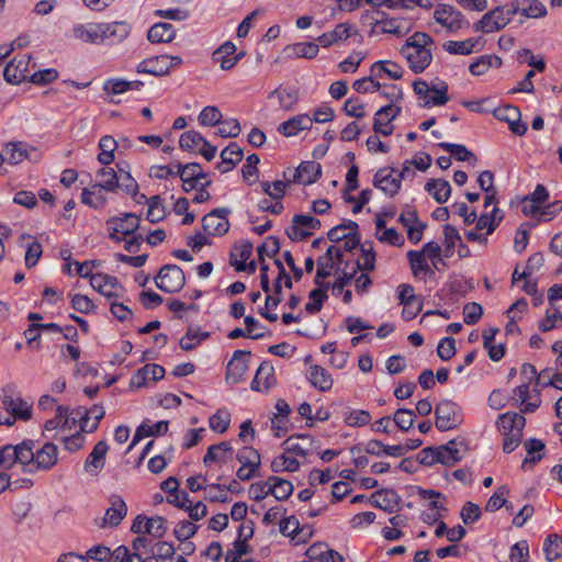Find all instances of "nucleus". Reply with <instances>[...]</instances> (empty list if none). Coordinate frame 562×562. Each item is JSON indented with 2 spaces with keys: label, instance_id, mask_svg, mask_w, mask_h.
I'll return each mask as SVG.
<instances>
[{
  "label": "nucleus",
  "instance_id": "obj_4",
  "mask_svg": "<svg viewBox=\"0 0 562 562\" xmlns=\"http://www.w3.org/2000/svg\"><path fill=\"white\" fill-rule=\"evenodd\" d=\"M435 415V425L441 431L453 429L462 423L461 409L449 400H443L437 404Z\"/></svg>",
  "mask_w": 562,
  "mask_h": 562
},
{
  "label": "nucleus",
  "instance_id": "obj_59",
  "mask_svg": "<svg viewBox=\"0 0 562 562\" xmlns=\"http://www.w3.org/2000/svg\"><path fill=\"white\" fill-rule=\"evenodd\" d=\"M439 147L443 148L446 151L451 154L457 160L460 161H470L473 159L476 161V157L472 151H470L465 146L460 144H451V143H439Z\"/></svg>",
  "mask_w": 562,
  "mask_h": 562
},
{
  "label": "nucleus",
  "instance_id": "obj_47",
  "mask_svg": "<svg viewBox=\"0 0 562 562\" xmlns=\"http://www.w3.org/2000/svg\"><path fill=\"white\" fill-rule=\"evenodd\" d=\"M535 392L536 400L533 402H528V398L530 397L529 383H524L514 390V394L518 401L524 404V407L521 408L522 413H532L540 406L541 400L539 398V391L535 390Z\"/></svg>",
  "mask_w": 562,
  "mask_h": 562
},
{
  "label": "nucleus",
  "instance_id": "obj_32",
  "mask_svg": "<svg viewBox=\"0 0 562 562\" xmlns=\"http://www.w3.org/2000/svg\"><path fill=\"white\" fill-rule=\"evenodd\" d=\"M233 448L231 442L222 441L218 445L210 446L206 454L203 457V463L209 465L213 462L226 463L232 459Z\"/></svg>",
  "mask_w": 562,
  "mask_h": 562
},
{
  "label": "nucleus",
  "instance_id": "obj_63",
  "mask_svg": "<svg viewBox=\"0 0 562 562\" xmlns=\"http://www.w3.org/2000/svg\"><path fill=\"white\" fill-rule=\"evenodd\" d=\"M207 337V333H200L189 328L188 333L180 339V347L186 351L192 350Z\"/></svg>",
  "mask_w": 562,
  "mask_h": 562
},
{
  "label": "nucleus",
  "instance_id": "obj_36",
  "mask_svg": "<svg viewBox=\"0 0 562 562\" xmlns=\"http://www.w3.org/2000/svg\"><path fill=\"white\" fill-rule=\"evenodd\" d=\"M176 37V30L170 23H156L148 33L147 38L150 43H170Z\"/></svg>",
  "mask_w": 562,
  "mask_h": 562
},
{
  "label": "nucleus",
  "instance_id": "obj_19",
  "mask_svg": "<svg viewBox=\"0 0 562 562\" xmlns=\"http://www.w3.org/2000/svg\"><path fill=\"white\" fill-rule=\"evenodd\" d=\"M4 411L14 420L16 418L29 420L31 418V405L19 396L4 395L2 400Z\"/></svg>",
  "mask_w": 562,
  "mask_h": 562
},
{
  "label": "nucleus",
  "instance_id": "obj_46",
  "mask_svg": "<svg viewBox=\"0 0 562 562\" xmlns=\"http://www.w3.org/2000/svg\"><path fill=\"white\" fill-rule=\"evenodd\" d=\"M168 431V422L160 420L153 425L142 424L133 438L132 443L128 447V451L136 445V442L144 436H159Z\"/></svg>",
  "mask_w": 562,
  "mask_h": 562
},
{
  "label": "nucleus",
  "instance_id": "obj_22",
  "mask_svg": "<svg viewBox=\"0 0 562 562\" xmlns=\"http://www.w3.org/2000/svg\"><path fill=\"white\" fill-rule=\"evenodd\" d=\"M105 411L102 405L95 404L89 411L86 409H77V415L81 416V431L83 432H93L100 423V420L104 417Z\"/></svg>",
  "mask_w": 562,
  "mask_h": 562
},
{
  "label": "nucleus",
  "instance_id": "obj_8",
  "mask_svg": "<svg viewBox=\"0 0 562 562\" xmlns=\"http://www.w3.org/2000/svg\"><path fill=\"white\" fill-rule=\"evenodd\" d=\"M31 55L24 54L14 57L10 63L7 64L3 70V77L9 83H20L26 79H30V63Z\"/></svg>",
  "mask_w": 562,
  "mask_h": 562
},
{
  "label": "nucleus",
  "instance_id": "obj_13",
  "mask_svg": "<svg viewBox=\"0 0 562 562\" xmlns=\"http://www.w3.org/2000/svg\"><path fill=\"white\" fill-rule=\"evenodd\" d=\"M249 355V351L244 350H236L234 352L226 368L225 379L228 383L236 384L241 381L248 369V360L246 357Z\"/></svg>",
  "mask_w": 562,
  "mask_h": 562
},
{
  "label": "nucleus",
  "instance_id": "obj_40",
  "mask_svg": "<svg viewBox=\"0 0 562 562\" xmlns=\"http://www.w3.org/2000/svg\"><path fill=\"white\" fill-rule=\"evenodd\" d=\"M398 495L394 490H381L372 494V504L387 513H392L398 503Z\"/></svg>",
  "mask_w": 562,
  "mask_h": 562
},
{
  "label": "nucleus",
  "instance_id": "obj_29",
  "mask_svg": "<svg viewBox=\"0 0 562 562\" xmlns=\"http://www.w3.org/2000/svg\"><path fill=\"white\" fill-rule=\"evenodd\" d=\"M307 379L321 392H327L333 387L334 380L330 373L318 364L310 367Z\"/></svg>",
  "mask_w": 562,
  "mask_h": 562
},
{
  "label": "nucleus",
  "instance_id": "obj_30",
  "mask_svg": "<svg viewBox=\"0 0 562 562\" xmlns=\"http://www.w3.org/2000/svg\"><path fill=\"white\" fill-rule=\"evenodd\" d=\"M221 159L217 169L223 173L228 172L241 161L243 149L236 143H231L222 150Z\"/></svg>",
  "mask_w": 562,
  "mask_h": 562
},
{
  "label": "nucleus",
  "instance_id": "obj_39",
  "mask_svg": "<svg viewBox=\"0 0 562 562\" xmlns=\"http://www.w3.org/2000/svg\"><path fill=\"white\" fill-rule=\"evenodd\" d=\"M282 301V286L280 280H276L273 284V294L268 293L266 297L265 307L259 310V314L268 319L269 322H276L278 319V315L273 313H269L268 308H276L280 302Z\"/></svg>",
  "mask_w": 562,
  "mask_h": 562
},
{
  "label": "nucleus",
  "instance_id": "obj_34",
  "mask_svg": "<svg viewBox=\"0 0 562 562\" xmlns=\"http://www.w3.org/2000/svg\"><path fill=\"white\" fill-rule=\"evenodd\" d=\"M351 25L348 23H340L330 31L323 33L317 37V42L322 47H329L339 42L346 41L350 36Z\"/></svg>",
  "mask_w": 562,
  "mask_h": 562
},
{
  "label": "nucleus",
  "instance_id": "obj_5",
  "mask_svg": "<svg viewBox=\"0 0 562 562\" xmlns=\"http://www.w3.org/2000/svg\"><path fill=\"white\" fill-rule=\"evenodd\" d=\"M158 289L167 293H173L181 290L186 282L183 270L177 265H166L160 268L155 278Z\"/></svg>",
  "mask_w": 562,
  "mask_h": 562
},
{
  "label": "nucleus",
  "instance_id": "obj_58",
  "mask_svg": "<svg viewBox=\"0 0 562 562\" xmlns=\"http://www.w3.org/2000/svg\"><path fill=\"white\" fill-rule=\"evenodd\" d=\"M325 288H317L310 292V302L305 305V310L310 314L318 313L323 307V302L327 300V293Z\"/></svg>",
  "mask_w": 562,
  "mask_h": 562
},
{
  "label": "nucleus",
  "instance_id": "obj_24",
  "mask_svg": "<svg viewBox=\"0 0 562 562\" xmlns=\"http://www.w3.org/2000/svg\"><path fill=\"white\" fill-rule=\"evenodd\" d=\"M314 438L308 435H295L286 438L282 446L286 452L305 457L312 451Z\"/></svg>",
  "mask_w": 562,
  "mask_h": 562
},
{
  "label": "nucleus",
  "instance_id": "obj_55",
  "mask_svg": "<svg viewBox=\"0 0 562 562\" xmlns=\"http://www.w3.org/2000/svg\"><path fill=\"white\" fill-rule=\"evenodd\" d=\"M177 168V173L180 178L202 181H206V179H210L207 173L203 172L202 167L198 162H191L187 165L178 164Z\"/></svg>",
  "mask_w": 562,
  "mask_h": 562
},
{
  "label": "nucleus",
  "instance_id": "obj_41",
  "mask_svg": "<svg viewBox=\"0 0 562 562\" xmlns=\"http://www.w3.org/2000/svg\"><path fill=\"white\" fill-rule=\"evenodd\" d=\"M318 44L314 42H304L289 45L284 52L288 57L307 58L312 59L318 54Z\"/></svg>",
  "mask_w": 562,
  "mask_h": 562
},
{
  "label": "nucleus",
  "instance_id": "obj_53",
  "mask_svg": "<svg viewBox=\"0 0 562 562\" xmlns=\"http://www.w3.org/2000/svg\"><path fill=\"white\" fill-rule=\"evenodd\" d=\"M271 495H273L278 501L288 499L293 493V485L290 481L271 476Z\"/></svg>",
  "mask_w": 562,
  "mask_h": 562
},
{
  "label": "nucleus",
  "instance_id": "obj_26",
  "mask_svg": "<svg viewBox=\"0 0 562 562\" xmlns=\"http://www.w3.org/2000/svg\"><path fill=\"white\" fill-rule=\"evenodd\" d=\"M276 382L273 366L267 361H263L251 382V389L255 391H267Z\"/></svg>",
  "mask_w": 562,
  "mask_h": 562
},
{
  "label": "nucleus",
  "instance_id": "obj_45",
  "mask_svg": "<svg viewBox=\"0 0 562 562\" xmlns=\"http://www.w3.org/2000/svg\"><path fill=\"white\" fill-rule=\"evenodd\" d=\"M117 173L119 172L111 167H103L95 175V184L106 192H116L119 181Z\"/></svg>",
  "mask_w": 562,
  "mask_h": 562
},
{
  "label": "nucleus",
  "instance_id": "obj_17",
  "mask_svg": "<svg viewBox=\"0 0 562 562\" xmlns=\"http://www.w3.org/2000/svg\"><path fill=\"white\" fill-rule=\"evenodd\" d=\"M172 64L170 63L169 55H160L147 58L139 63L137 72L149 74L154 76H165L169 72Z\"/></svg>",
  "mask_w": 562,
  "mask_h": 562
},
{
  "label": "nucleus",
  "instance_id": "obj_44",
  "mask_svg": "<svg viewBox=\"0 0 562 562\" xmlns=\"http://www.w3.org/2000/svg\"><path fill=\"white\" fill-rule=\"evenodd\" d=\"M371 74L375 78H382L383 75H386L393 80H398L403 76V69L397 64L390 60L376 61L371 67Z\"/></svg>",
  "mask_w": 562,
  "mask_h": 562
},
{
  "label": "nucleus",
  "instance_id": "obj_42",
  "mask_svg": "<svg viewBox=\"0 0 562 562\" xmlns=\"http://www.w3.org/2000/svg\"><path fill=\"white\" fill-rule=\"evenodd\" d=\"M252 254V244L250 241H243L240 245L234 247L231 252V265L236 268L237 271L246 270V261Z\"/></svg>",
  "mask_w": 562,
  "mask_h": 562
},
{
  "label": "nucleus",
  "instance_id": "obj_54",
  "mask_svg": "<svg viewBox=\"0 0 562 562\" xmlns=\"http://www.w3.org/2000/svg\"><path fill=\"white\" fill-rule=\"evenodd\" d=\"M544 442L539 439H529L525 442V448L528 456L524 459L521 467L525 468L528 463L535 464L541 460V451L544 450Z\"/></svg>",
  "mask_w": 562,
  "mask_h": 562
},
{
  "label": "nucleus",
  "instance_id": "obj_7",
  "mask_svg": "<svg viewBox=\"0 0 562 562\" xmlns=\"http://www.w3.org/2000/svg\"><path fill=\"white\" fill-rule=\"evenodd\" d=\"M434 19L448 32H457L467 24L463 14L449 4H439L434 12Z\"/></svg>",
  "mask_w": 562,
  "mask_h": 562
},
{
  "label": "nucleus",
  "instance_id": "obj_35",
  "mask_svg": "<svg viewBox=\"0 0 562 562\" xmlns=\"http://www.w3.org/2000/svg\"><path fill=\"white\" fill-rule=\"evenodd\" d=\"M100 32L102 34V43L106 38H113L117 42H121L125 40L131 32V25L123 21L112 23H100Z\"/></svg>",
  "mask_w": 562,
  "mask_h": 562
},
{
  "label": "nucleus",
  "instance_id": "obj_50",
  "mask_svg": "<svg viewBox=\"0 0 562 562\" xmlns=\"http://www.w3.org/2000/svg\"><path fill=\"white\" fill-rule=\"evenodd\" d=\"M99 147L101 153L98 155V160L102 165H110L114 160V151L117 147L116 140L109 135L103 136L100 139Z\"/></svg>",
  "mask_w": 562,
  "mask_h": 562
},
{
  "label": "nucleus",
  "instance_id": "obj_3",
  "mask_svg": "<svg viewBox=\"0 0 562 562\" xmlns=\"http://www.w3.org/2000/svg\"><path fill=\"white\" fill-rule=\"evenodd\" d=\"M516 13H518V7H497L482 16V19L475 25V30L482 31L484 33L499 31L509 23Z\"/></svg>",
  "mask_w": 562,
  "mask_h": 562
},
{
  "label": "nucleus",
  "instance_id": "obj_2",
  "mask_svg": "<svg viewBox=\"0 0 562 562\" xmlns=\"http://www.w3.org/2000/svg\"><path fill=\"white\" fill-rule=\"evenodd\" d=\"M434 40L424 32H415L402 46L400 53L407 60L409 68L418 74L424 71L432 60Z\"/></svg>",
  "mask_w": 562,
  "mask_h": 562
},
{
  "label": "nucleus",
  "instance_id": "obj_15",
  "mask_svg": "<svg viewBox=\"0 0 562 562\" xmlns=\"http://www.w3.org/2000/svg\"><path fill=\"white\" fill-rule=\"evenodd\" d=\"M91 286L106 297H119L124 291L116 278L103 273L91 276Z\"/></svg>",
  "mask_w": 562,
  "mask_h": 562
},
{
  "label": "nucleus",
  "instance_id": "obj_33",
  "mask_svg": "<svg viewBox=\"0 0 562 562\" xmlns=\"http://www.w3.org/2000/svg\"><path fill=\"white\" fill-rule=\"evenodd\" d=\"M235 52L236 46L232 42H226L213 53V59L223 70H229L239 60V56H233Z\"/></svg>",
  "mask_w": 562,
  "mask_h": 562
},
{
  "label": "nucleus",
  "instance_id": "obj_64",
  "mask_svg": "<svg viewBox=\"0 0 562 562\" xmlns=\"http://www.w3.org/2000/svg\"><path fill=\"white\" fill-rule=\"evenodd\" d=\"M416 419V415L413 411L406 408H400L395 412L393 420L395 425L404 431L411 429Z\"/></svg>",
  "mask_w": 562,
  "mask_h": 562
},
{
  "label": "nucleus",
  "instance_id": "obj_16",
  "mask_svg": "<svg viewBox=\"0 0 562 562\" xmlns=\"http://www.w3.org/2000/svg\"><path fill=\"white\" fill-rule=\"evenodd\" d=\"M312 128V121L308 114H297L282 122L278 126V132L284 137H294L303 131Z\"/></svg>",
  "mask_w": 562,
  "mask_h": 562
},
{
  "label": "nucleus",
  "instance_id": "obj_62",
  "mask_svg": "<svg viewBox=\"0 0 562 562\" xmlns=\"http://www.w3.org/2000/svg\"><path fill=\"white\" fill-rule=\"evenodd\" d=\"M147 218L151 223H157L165 218L166 210L159 195L151 196L148 201Z\"/></svg>",
  "mask_w": 562,
  "mask_h": 562
},
{
  "label": "nucleus",
  "instance_id": "obj_43",
  "mask_svg": "<svg viewBox=\"0 0 562 562\" xmlns=\"http://www.w3.org/2000/svg\"><path fill=\"white\" fill-rule=\"evenodd\" d=\"M425 190L440 204L447 202L451 193L449 182L443 179L429 180L425 186Z\"/></svg>",
  "mask_w": 562,
  "mask_h": 562
},
{
  "label": "nucleus",
  "instance_id": "obj_37",
  "mask_svg": "<svg viewBox=\"0 0 562 562\" xmlns=\"http://www.w3.org/2000/svg\"><path fill=\"white\" fill-rule=\"evenodd\" d=\"M101 26L99 24L76 25L72 29L75 38L85 43L100 44L102 43Z\"/></svg>",
  "mask_w": 562,
  "mask_h": 562
},
{
  "label": "nucleus",
  "instance_id": "obj_25",
  "mask_svg": "<svg viewBox=\"0 0 562 562\" xmlns=\"http://www.w3.org/2000/svg\"><path fill=\"white\" fill-rule=\"evenodd\" d=\"M109 229L121 232L124 236H132L139 226V217L133 213H125L122 217H112L108 221Z\"/></svg>",
  "mask_w": 562,
  "mask_h": 562
},
{
  "label": "nucleus",
  "instance_id": "obj_52",
  "mask_svg": "<svg viewBox=\"0 0 562 562\" xmlns=\"http://www.w3.org/2000/svg\"><path fill=\"white\" fill-rule=\"evenodd\" d=\"M205 140L200 133L188 131L180 136L179 144L184 150L198 153L202 145H205Z\"/></svg>",
  "mask_w": 562,
  "mask_h": 562
},
{
  "label": "nucleus",
  "instance_id": "obj_1",
  "mask_svg": "<svg viewBox=\"0 0 562 562\" xmlns=\"http://www.w3.org/2000/svg\"><path fill=\"white\" fill-rule=\"evenodd\" d=\"M10 451V468L20 467L23 472L46 471L58 461V448L52 442L44 443L34 450L32 440H24L19 445H7Z\"/></svg>",
  "mask_w": 562,
  "mask_h": 562
},
{
  "label": "nucleus",
  "instance_id": "obj_51",
  "mask_svg": "<svg viewBox=\"0 0 562 562\" xmlns=\"http://www.w3.org/2000/svg\"><path fill=\"white\" fill-rule=\"evenodd\" d=\"M543 552L548 561L562 557V538L557 533L549 535L543 542Z\"/></svg>",
  "mask_w": 562,
  "mask_h": 562
},
{
  "label": "nucleus",
  "instance_id": "obj_11",
  "mask_svg": "<svg viewBox=\"0 0 562 562\" xmlns=\"http://www.w3.org/2000/svg\"><path fill=\"white\" fill-rule=\"evenodd\" d=\"M111 506L105 510L104 516L97 520L100 528L117 527L127 514V506L122 497L112 496L110 498Z\"/></svg>",
  "mask_w": 562,
  "mask_h": 562
},
{
  "label": "nucleus",
  "instance_id": "obj_49",
  "mask_svg": "<svg viewBox=\"0 0 562 562\" xmlns=\"http://www.w3.org/2000/svg\"><path fill=\"white\" fill-rule=\"evenodd\" d=\"M501 64L502 60L499 57L493 55H484L472 63L469 67V70L474 76H481L484 75L491 67H499Z\"/></svg>",
  "mask_w": 562,
  "mask_h": 562
},
{
  "label": "nucleus",
  "instance_id": "obj_61",
  "mask_svg": "<svg viewBox=\"0 0 562 562\" xmlns=\"http://www.w3.org/2000/svg\"><path fill=\"white\" fill-rule=\"evenodd\" d=\"M371 420V415L368 411L353 409L345 413L344 422L350 427H361Z\"/></svg>",
  "mask_w": 562,
  "mask_h": 562
},
{
  "label": "nucleus",
  "instance_id": "obj_48",
  "mask_svg": "<svg viewBox=\"0 0 562 562\" xmlns=\"http://www.w3.org/2000/svg\"><path fill=\"white\" fill-rule=\"evenodd\" d=\"M477 45V40L468 38L464 41H448L443 43L442 47L449 54L470 55L474 52Z\"/></svg>",
  "mask_w": 562,
  "mask_h": 562
},
{
  "label": "nucleus",
  "instance_id": "obj_56",
  "mask_svg": "<svg viewBox=\"0 0 562 562\" xmlns=\"http://www.w3.org/2000/svg\"><path fill=\"white\" fill-rule=\"evenodd\" d=\"M407 258L414 277H418L419 273L422 272L434 274V270L427 263L425 257H423L420 252H417L416 250H411L407 252Z\"/></svg>",
  "mask_w": 562,
  "mask_h": 562
},
{
  "label": "nucleus",
  "instance_id": "obj_31",
  "mask_svg": "<svg viewBox=\"0 0 562 562\" xmlns=\"http://www.w3.org/2000/svg\"><path fill=\"white\" fill-rule=\"evenodd\" d=\"M525 425V417L515 412L502 414L497 420V427L503 435L522 431Z\"/></svg>",
  "mask_w": 562,
  "mask_h": 562
},
{
  "label": "nucleus",
  "instance_id": "obj_60",
  "mask_svg": "<svg viewBox=\"0 0 562 562\" xmlns=\"http://www.w3.org/2000/svg\"><path fill=\"white\" fill-rule=\"evenodd\" d=\"M231 414L225 409H218L209 419L210 428L218 434H224L229 426Z\"/></svg>",
  "mask_w": 562,
  "mask_h": 562
},
{
  "label": "nucleus",
  "instance_id": "obj_38",
  "mask_svg": "<svg viewBox=\"0 0 562 562\" xmlns=\"http://www.w3.org/2000/svg\"><path fill=\"white\" fill-rule=\"evenodd\" d=\"M103 191L104 189L93 183L82 190L81 202L92 209H102L108 202Z\"/></svg>",
  "mask_w": 562,
  "mask_h": 562
},
{
  "label": "nucleus",
  "instance_id": "obj_28",
  "mask_svg": "<svg viewBox=\"0 0 562 562\" xmlns=\"http://www.w3.org/2000/svg\"><path fill=\"white\" fill-rule=\"evenodd\" d=\"M31 151H35L34 147H31L23 142H10L4 147V158L11 165H18L26 158H30Z\"/></svg>",
  "mask_w": 562,
  "mask_h": 562
},
{
  "label": "nucleus",
  "instance_id": "obj_21",
  "mask_svg": "<svg viewBox=\"0 0 562 562\" xmlns=\"http://www.w3.org/2000/svg\"><path fill=\"white\" fill-rule=\"evenodd\" d=\"M373 183L390 196H394L401 188V181L395 176L394 169H380L374 176Z\"/></svg>",
  "mask_w": 562,
  "mask_h": 562
},
{
  "label": "nucleus",
  "instance_id": "obj_10",
  "mask_svg": "<svg viewBox=\"0 0 562 562\" xmlns=\"http://www.w3.org/2000/svg\"><path fill=\"white\" fill-rule=\"evenodd\" d=\"M228 214L224 207L211 211L202 218L203 229L210 235H224L229 228Z\"/></svg>",
  "mask_w": 562,
  "mask_h": 562
},
{
  "label": "nucleus",
  "instance_id": "obj_18",
  "mask_svg": "<svg viewBox=\"0 0 562 562\" xmlns=\"http://www.w3.org/2000/svg\"><path fill=\"white\" fill-rule=\"evenodd\" d=\"M109 446L104 440L99 441L85 462V470L91 475H98L104 467Z\"/></svg>",
  "mask_w": 562,
  "mask_h": 562
},
{
  "label": "nucleus",
  "instance_id": "obj_23",
  "mask_svg": "<svg viewBox=\"0 0 562 562\" xmlns=\"http://www.w3.org/2000/svg\"><path fill=\"white\" fill-rule=\"evenodd\" d=\"M270 100L276 99L279 106L284 111H292L299 102V89L293 87L277 88L268 95Z\"/></svg>",
  "mask_w": 562,
  "mask_h": 562
},
{
  "label": "nucleus",
  "instance_id": "obj_12",
  "mask_svg": "<svg viewBox=\"0 0 562 562\" xmlns=\"http://www.w3.org/2000/svg\"><path fill=\"white\" fill-rule=\"evenodd\" d=\"M401 113V108L395 104L382 106L374 115L373 130L375 133L389 136L393 133L390 123Z\"/></svg>",
  "mask_w": 562,
  "mask_h": 562
},
{
  "label": "nucleus",
  "instance_id": "obj_57",
  "mask_svg": "<svg viewBox=\"0 0 562 562\" xmlns=\"http://www.w3.org/2000/svg\"><path fill=\"white\" fill-rule=\"evenodd\" d=\"M506 112V115L504 116V120H506L509 123L510 131L516 135H524L527 131V126L525 123L520 122V112L515 106H506L504 109Z\"/></svg>",
  "mask_w": 562,
  "mask_h": 562
},
{
  "label": "nucleus",
  "instance_id": "obj_20",
  "mask_svg": "<svg viewBox=\"0 0 562 562\" xmlns=\"http://www.w3.org/2000/svg\"><path fill=\"white\" fill-rule=\"evenodd\" d=\"M322 173V167L316 161L302 162L293 172V178L288 182H297L301 184H311L315 182Z\"/></svg>",
  "mask_w": 562,
  "mask_h": 562
},
{
  "label": "nucleus",
  "instance_id": "obj_9",
  "mask_svg": "<svg viewBox=\"0 0 562 562\" xmlns=\"http://www.w3.org/2000/svg\"><path fill=\"white\" fill-rule=\"evenodd\" d=\"M397 291L400 303L404 306L402 315L406 321H412L423 308L422 299L415 294L411 284H401Z\"/></svg>",
  "mask_w": 562,
  "mask_h": 562
},
{
  "label": "nucleus",
  "instance_id": "obj_27",
  "mask_svg": "<svg viewBox=\"0 0 562 562\" xmlns=\"http://www.w3.org/2000/svg\"><path fill=\"white\" fill-rule=\"evenodd\" d=\"M306 555L310 560H315L319 562H344V557L327 547L325 543H314L306 550Z\"/></svg>",
  "mask_w": 562,
  "mask_h": 562
},
{
  "label": "nucleus",
  "instance_id": "obj_6",
  "mask_svg": "<svg viewBox=\"0 0 562 562\" xmlns=\"http://www.w3.org/2000/svg\"><path fill=\"white\" fill-rule=\"evenodd\" d=\"M236 459L241 464L237 470L236 475L241 481H248L256 475L260 467V454L251 447L241 448Z\"/></svg>",
  "mask_w": 562,
  "mask_h": 562
},
{
  "label": "nucleus",
  "instance_id": "obj_14",
  "mask_svg": "<svg viewBox=\"0 0 562 562\" xmlns=\"http://www.w3.org/2000/svg\"><path fill=\"white\" fill-rule=\"evenodd\" d=\"M468 447L463 440H450L446 445L438 447L439 463L445 465H453L464 457Z\"/></svg>",
  "mask_w": 562,
  "mask_h": 562
}]
</instances>
